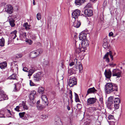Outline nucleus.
<instances>
[{
  "mask_svg": "<svg viewBox=\"0 0 125 125\" xmlns=\"http://www.w3.org/2000/svg\"><path fill=\"white\" fill-rule=\"evenodd\" d=\"M117 87L115 84L109 83L105 85V91L106 93L109 94L115 91H117Z\"/></svg>",
  "mask_w": 125,
  "mask_h": 125,
  "instance_id": "obj_1",
  "label": "nucleus"
},
{
  "mask_svg": "<svg viewBox=\"0 0 125 125\" xmlns=\"http://www.w3.org/2000/svg\"><path fill=\"white\" fill-rule=\"evenodd\" d=\"M44 74L42 71L39 72L33 75V79L35 82L40 81L44 77Z\"/></svg>",
  "mask_w": 125,
  "mask_h": 125,
  "instance_id": "obj_2",
  "label": "nucleus"
},
{
  "mask_svg": "<svg viewBox=\"0 0 125 125\" xmlns=\"http://www.w3.org/2000/svg\"><path fill=\"white\" fill-rule=\"evenodd\" d=\"M28 109V107L26 105L25 102L22 101L19 105L16 106L14 108V110L16 111L19 112L22 111L25 109L27 110Z\"/></svg>",
  "mask_w": 125,
  "mask_h": 125,
  "instance_id": "obj_3",
  "label": "nucleus"
},
{
  "mask_svg": "<svg viewBox=\"0 0 125 125\" xmlns=\"http://www.w3.org/2000/svg\"><path fill=\"white\" fill-rule=\"evenodd\" d=\"M42 52V50L41 49H38L36 50L31 52L30 53V56L32 58L36 57L40 54H41Z\"/></svg>",
  "mask_w": 125,
  "mask_h": 125,
  "instance_id": "obj_4",
  "label": "nucleus"
},
{
  "mask_svg": "<svg viewBox=\"0 0 125 125\" xmlns=\"http://www.w3.org/2000/svg\"><path fill=\"white\" fill-rule=\"evenodd\" d=\"M116 54L115 52H112L110 51L109 52H107L105 55L103 57V59H105V61L107 62H109V59L108 57L109 55H110V57L112 60H113V56H115Z\"/></svg>",
  "mask_w": 125,
  "mask_h": 125,
  "instance_id": "obj_5",
  "label": "nucleus"
},
{
  "mask_svg": "<svg viewBox=\"0 0 125 125\" xmlns=\"http://www.w3.org/2000/svg\"><path fill=\"white\" fill-rule=\"evenodd\" d=\"M121 71L117 69H115L112 71V75L113 76H116L117 78L120 77L121 75Z\"/></svg>",
  "mask_w": 125,
  "mask_h": 125,
  "instance_id": "obj_6",
  "label": "nucleus"
},
{
  "mask_svg": "<svg viewBox=\"0 0 125 125\" xmlns=\"http://www.w3.org/2000/svg\"><path fill=\"white\" fill-rule=\"evenodd\" d=\"M80 11L78 9H76L72 13L73 19L74 20L77 19L80 14Z\"/></svg>",
  "mask_w": 125,
  "mask_h": 125,
  "instance_id": "obj_7",
  "label": "nucleus"
},
{
  "mask_svg": "<svg viewBox=\"0 0 125 125\" xmlns=\"http://www.w3.org/2000/svg\"><path fill=\"white\" fill-rule=\"evenodd\" d=\"M76 83L77 82L75 77H71L69 79V84L70 87H72L76 85Z\"/></svg>",
  "mask_w": 125,
  "mask_h": 125,
  "instance_id": "obj_8",
  "label": "nucleus"
},
{
  "mask_svg": "<svg viewBox=\"0 0 125 125\" xmlns=\"http://www.w3.org/2000/svg\"><path fill=\"white\" fill-rule=\"evenodd\" d=\"M8 99L7 95L4 92L0 90V101Z\"/></svg>",
  "mask_w": 125,
  "mask_h": 125,
  "instance_id": "obj_9",
  "label": "nucleus"
},
{
  "mask_svg": "<svg viewBox=\"0 0 125 125\" xmlns=\"http://www.w3.org/2000/svg\"><path fill=\"white\" fill-rule=\"evenodd\" d=\"M17 32V31L16 30L11 32L10 33V37L9 39V41H10L12 39L14 40L17 37L16 33Z\"/></svg>",
  "mask_w": 125,
  "mask_h": 125,
  "instance_id": "obj_10",
  "label": "nucleus"
},
{
  "mask_svg": "<svg viewBox=\"0 0 125 125\" xmlns=\"http://www.w3.org/2000/svg\"><path fill=\"white\" fill-rule=\"evenodd\" d=\"M120 102V100L119 98H115L114 101V106L115 109H117L119 108V104Z\"/></svg>",
  "mask_w": 125,
  "mask_h": 125,
  "instance_id": "obj_11",
  "label": "nucleus"
},
{
  "mask_svg": "<svg viewBox=\"0 0 125 125\" xmlns=\"http://www.w3.org/2000/svg\"><path fill=\"white\" fill-rule=\"evenodd\" d=\"M89 44V41L87 40H85L82 41L81 43L82 47L84 50L86 47L88 46Z\"/></svg>",
  "mask_w": 125,
  "mask_h": 125,
  "instance_id": "obj_12",
  "label": "nucleus"
},
{
  "mask_svg": "<svg viewBox=\"0 0 125 125\" xmlns=\"http://www.w3.org/2000/svg\"><path fill=\"white\" fill-rule=\"evenodd\" d=\"M5 11L9 14H11L13 12V8L10 5H8L5 9Z\"/></svg>",
  "mask_w": 125,
  "mask_h": 125,
  "instance_id": "obj_13",
  "label": "nucleus"
},
{
  "mask_svg": "<svg viewBox=\"0 0 125 125\" xmlns=\"http://www.w3.org/2000/svg\"><path fill=\"white\" fill-rule=\"evenodd\" d=\"M105 77L107 78H110L111 76L112 73L110 69L105 70L104 72Z\"/></svg>",
  "mask_w": 125,
  "mask_h": 125,
  "instance_id": "obj_14",
  "label": "nucleus"
},
{
  "mask_svg": "<svg viewBox=\"0 0 125 125\" xmlns=\"http://www.w3.org/2000/svg\"><path fill=\"white\" fill-rule=\"evenodd\" d=\"M96 99L94 98H90L87 99V105L93 104L96 102Z\"/></svg>",
  "mask_w": 125,
  "mask_h": 125,
  "instance_id": "obj_15",
  "label": "nucleus"
},
{
  "mask_svg": "<svg viewBox=\"0 0 125 125\" xmlns=\"http://www.w3.org/2000/svg\"><path fill=\"white\" fill-rule=\"evenodd\" d=\"M37 70V69L35 66L31 67L28 71V76H31L32 74Z\"/></svg>",
  "mask_w": 125,
  "mask_h": 125,
  "instance_id": "obj_16",
  "label": "nucleus"
},
{
  "mask_svg": "<svg viewBox=\"0 0 125 125\" xmlns=\"http://www.w3.org/2000/svg\"><path fill=\"white\" fill-rule=\"evenodd\" d=\"M86 34L83 32H82L79 35V38L80 40L82 41H83L86 39Z\"/></svg>",
  "mask_w": 125,
  "mask_h": 125,
  "instance_id": "obj_17",
  "label": "nucleus"
},
{
  "mask_svg": "<svg viewBox=\"0 0 125 125\" xmlns=\"http://www.w3.org/2000/svg\"><path fill=\"white\" fill-rule=\"evenodd\" d=\"M41 99L43 103H44L45 105H48V103L47 98L46 95H42L41 97Z\"/></svg>",
  "mask_w": 125,
  "mask_h": 125,
  "instance_id": "obj_18",
  "label": "nucleus"
},
{
  "mask_svg": "<svg viewBox=\"0 0 125 125\" xmlns=\"http://www.w3.org/2000/svg\"><path fill=\"white\" fill-rule=\"evenodd\" d=\"M3 111L5 113H8V115H9V117H10L13 118L14 117V115H12L11 112L12 111L9 110V109H5L3 110Z\"/></svg>",
  "mask_w": 125,
  "mask_h": 125,
  "instance_id": "obj_19",
  "label": "nucleus"
},
{
  "mask_svg": "<svg viewBox=\"0 0 125 125\" xmlns=\"http://www.w3.org/2000/svg\"><path fill=\"white\" fill-rule=\"evenodd\" d=\"M97 91V90L95 89V88L93 87L92 88H89L87 91V94L86 95H88L89 94L94 93Z\"/></svg>",
  "mask_w": 125,
  "mask_h": 125,
  "instance_id": "obj_20",
  "label": "nucleus"
},
{
  "mask_svg": "<svg viewBox=\"0 0 125 125\" xmlns=\"http://www.w3.org/2000/svg\"><path fill=\"white\" fill-rule=\"evenodd\" d=\"M84 13L85 15L88 16H90L93 15L92 10L90 9L86 10L84 11Z\"/></svg>",
  "mask_w": 125,
  "mask_h": 125,
  "instance_id": "obj_21",
  "label": "nucleus"
},
{
  "mask_svg": "<svg viewBox=\"0 0 125 125\" xmlns=\"http://www.w3.org/2000/svg\"><path fill=\"white\" fill-rule=\"evenodd\" d=\"M36 94V92L35 91H31L29 97L31 101H33L34 99V96Z\"/></svg>",
  "mask_w": 125,
  "mask_h": 125,
  "instance_id": "obj_22",
  "label": "nucleus"
},
{
  "mask_svg": "<svg viewBox=\"0 0 125 125\" xmlns=\"http://www.w3.org/2000/svg\"><path fill=\"white\" fill-rule=\"evenodd\" d=\"M26 33L25 32H22L20 35V38L21 40H25L26 39Z\"/></svg>",
  "mask_w": 125,
  "mask_h": 125,
  "instance_id": "obj_23",
  "label": "nucleus"
},
{
  "mask_svg": "<svg viewBox=\"0 0 125 125\" xmlns=\"http://www.w3.org/2000/svg\"><path fill=\"white\" fill-rule=\"evenodd\" d=\"M103 46V47L105 49H108L110 47V45L108 44V42L106 41V39H104Z\"/></svg>",
  "mask_w": 125,
  "mask_h": 125,
  "instance_id": "obj_24",
  "label": "nucleus"
},
{
  "mask_svg": "<svg viewBox=\"0 0 125 125\" xmlns=\"http://www.w3.org/2000/svg\"><path fill=\"white\" fill-rule=\"evenodd\" d=\"M86 1V0H75V3L76 5L80 6Z\"/></svg>",
  "mask_w": 125,
  "mask_h": 125,
  "instance_id": "obj_25",
  "label": "nucleus"
},
{
  "mask_svg": "<svg viewBox=\"0 0 125 125\" xmlns=\"http://www.w3.org/2000/svg\"><path fill=\"white\" fill-rule=\"evenodd\" d=\"M76 19L75 21L73 23V25L74 27L77 28H79L81 25V23L80 22Z\"/></svg>",
  "mask_w": 125,
  "mask_h": 125,
  "instance_id": "obj_26",
  "label": "nucleus"
},
{
  "mask_svg": "<svg viewBox=\"0 0 125 125\" xmlns=\"http://www.w3.org/2000/svg\"><path fill=\"white\" fill-rule=\"evenodd\" d=\"M85 51L83 49L82 47H79L78 48H77L76 49H75V52L79 54L81 52H84Z\"/></svg>",
  "mask_w": 125,
  "mask_h": 125,
  "instance_id": "obj_27",
  "label": "nucleus"
},
{
  "mask_svg": "<svg viewBox=\"0 0 125 125\" xmlns=\"http://www.w3.org/2000/svg\"><path fill=\"white\" fill-rule=\"evenodd\" d=\"M14 85L15 86L14 91H18L19 90L20 88L21 85L19 83L15 84Z\"/></svg>",
  "mask_w": 125,
  "mask_h": 125,
  "instance_id": "obj_28",
  "label": "nucleus"
},
{
  "mask_svg": "<svg viewBox=\"0 0 125 125\" xmlns=\"http://www.w3.org/2000/svg\"><path fill=\"white\" fill-rule=\"evenodd\" d=\"M7 66V64L6 62H4L0 63V68L1 69H4Z\"/></svg>",
  "mask_w": 125,
  "mask_h": 125,
  "instance_id": "obj_29",
  "label": "nucleus"
},
{
  "mask_svg": "<svg viewBox=\"0 0 125 125\" xmlns=\"http://www.w3.org/2000/svg\"><path fill=\"white\" fill-rule=\"evenodd\" d=\"M44 88L42 87H40L38 89V92L40 94H42L44 93Z\"/></svg>",
  "mask_w": 125,
  "mask_h": 125,
  "instance_id": "obj_30",
  "label": "nucleus"
},
{
  "mask_svg": "<svg viewBox=\"0 0 125 125\" xmlns=\"http://www.w3.org/2000/svg\"><path fill=\"white\" fill-rule=\"evenodd\" d=\"M39 117L40 118L44 120L48 118V115L44 114H41L40 115Z\"/></svg>",
  "mask_w": 125,
  "mask_h": 125,
  "instance_id": "obj_31",
  "label": "nucleus"
},
{
  "mask_svg": "<svg viewBox=\"0 0 125 125\" xmlns=\"http://www.w3.org/2000/svg\"><path fill=\"white\" fill-rule=\"evenodd\" d=\"M23 26L26 30H28L30 29V25L27 22L24 23L23 24Z\"/></svg>",
  "mask_w": 125,
  "mask_h": 125,
  "instance_id": "obj_32",
  "label": "nucleus"
},
{
  "mask_svg": "<svg viewBox=\"0 0 125 125\" xmlns=\"http://www.w3.org/2000/svg\"><path fill=\"white\" fill-rule=\"evenodd\" d=\"M9 21L10 23V25L12 27H14L15 25L14 23V21L12 19H9Z\"/></svg>",
  "mask_w": 125,
  "mask_h": 125,
  "instance_id": "obj_33",
  "label": "nucleus"
},
{
  "mask_svg": "<svg viewBox=\"0 0 125 125\" xmlns=\"http://www.w3.org/2000/svg\"><path fill=\"white\" fill-rule=\"evenodd\" d=\"M25 114V112H20L19 113V115L20 118L23 119H24L25 117L24 115Z\"/></svg>",
  "mask_w": 125,
  "mask_h": 125,
  "instance_id": "obj_34",
  "label": "nucleus"
},
{
  "mask_svg": "<svg viewBox=\"0 0 125 125\" xmlns=\"http://www.w3.org/2000/svg\"><path fill=\"white\" fill-rule=\"evenodd\" d=\"M4 40L2 38L0 39V46H3L4 44Z\"/></svg>",
  "mask_w": 125,
  "mask_h": 125,
  "instance_id": "obj_35",
  "label": "nucleus"
},
{
  "mask_svg": "<svg viewBox=\"0 0 125 125\" xmlns=\"http://www.w3.org/2000/svg\"><path fill=\"white\" fill-rule=\"evenodd\" d=\"M68 74L70 75L74 73H75L74 70L73 68L69 69L68 71Z\"/></svg>",
  "mask_w": 125,
  "mask_h": 125,
  "instance_id": "obj_36",
  "label": "nucleus"
},
{
  "mask_svg": "<svg viewBox=\"0 0 125 125\" xmlns=\"http://www.w3.org/2000/svg\"><path fill=\"white\" fill-rule=\"evenodd\" d=\"M75 100L76 102H79L80 100L79 98L78 95L76 93H74Z\"/></svg>",
  "mask_w": 125,
  "mask_h": 125,
  "instance_id": "obj_37",
  "label": "nucleus"
},
{
  "mask_svg": "<svg viewBox=\"0 0 125 125\" xmlns=\"http://www.w3.org/2000/svg\"><path fill=\"white\" fill-rule=\"evenodd\" d=\"M16 75L14 74L10 76L9 77V79L14 80L16 79Z\"/></svg>",
  "mask_w": 125,
  "mask_h": 125,
  "instance_id": "obj_38",
  "label": "nucleus"
},
{
  "mask_svg": "<svg viewBox=\"0 0 125 125\" xmlns=\"http://www.w3.org/2000/svg\"><path fill=\"white\" fill-rule=\"evenodd\" d=\"M108 120H111L115 121V118H114V116L113 115H109L108 117Z\"/></svg>",
  "mask_w": 125,
  "mask_h": 125,
  "instance_id": "obj_39",
  "label": "nucleus"
},
{
  "mask_svg": "<svg viewBox=\"0 0 125 125\" xmlns=\"http://www.w3.org/2000/svg\"><path fill=\"white\" fill-rule=\"evenodd\" d=\"M22 54L21 53H19L15 55V57L17 58H19L22 57Z\"/></svg>",
  "mask_w": 125,
  "mask_h": 125,
  "instance_id": "obj_40",
  "label": "nucleus"
},
{
  "mask_svg": "<svg viewBox=\"0 0 125 125\" xmlns=\"http://www.w3.org/2000/svg\"><path fill=\"white\" fill-rule=\"evenodd\" d=\"M36 17L38 20H40L41 18V14L40 13H38L37 14Z\"/></svg>",
  "mask_w": 125,
  "mask_h": 125,
  "instance_id": "obj_41",
  "label": "nucleus"
},
{
  "mask_svg": "<svg viewBox=\"0 0 125 125\" xmlns=\"http://www.w3.org/2000/svg\"><path fill=\"white\" fill-rule=\"evenodd\" d=\"M25 42L28 43L29 45H31L32 43V41L29 39L25 40Z\"/></svg>",
  "mask_w": 125,
  "mask_h": 125,
  "instance_id": "obj_42",
  "label": "nucleus"
},
{
  "mask_svg": "<svg viewBox=\"0 0 125 125\" xmlns=\"http://www.w3.org/2000/svg\"><path fill=\"white\" fill-rule=\"evenodd\" d=\"M37 108L39 110H41L43 108V107L40 104H37Z\"/></svg>",
  "mask_w": 125,
  "mask_h": 125,
  "instance_id": "obj_43",
  "label": "nucleus"
},
{
  "mask_svg": "<svg viewBox=\"0 0 125 125\" xmlns=\"http://www.w3.org/2000/svg\"><path fill=\"white\" fill-rule=\"evenodd\" d=\"M5 109H9L11 111H12L13 107L11 106H6Z\"/></svg>",
  "mask_w": 125,
  "mask_h": 125,
  "instance_id": "obj_44",
  "label": "nucleus"
},
{
  "mask_svg": "<svg viewBox=\"0 0 125 125\" xmlns=\"http://www.w3.org/2000/svg\"><path fill=\"white\" fill-rule=\"evenodd\" d=\"M69 97L70 98V99L71 100V101H72V91L71 90H70L69 92Z\"/></svg>",
  "mask_w": 125,
  "mask_h": 125,
  "instance_id": "obj_45",
  "label": "nucleus"
},
{
  "mask_svg": "<svg viewBox=\"0 0 125 125\" xmlns=\"http://www.w3.org/2000/svg\"><path fill=\"white\" fill-rule=\"evenodd\" d=\"M115 121H111L109 122V124L110 125H115Z\"/></svg>",
  "mask_w": 125,
  "mask_h": 125,
  "instance_id": "obj_46",
  "label": "nucleus"
},
{
  "mask_svg": "<svg viewBox=\"0 0 125 125\" xmlns=\"http://www.w3.org/2000/svg\"><path fill=\"white\" fill-rule=\"evenodd\" d=\"M30 84L31 86H34L35 85V84L31 80H30Z\"/></svg>",
  "mask_w": 125,
  "mask_h": 125,
  "instance_id": "obj_47",
  "label": "nucleus"
},
{
  "mask_svg": "<svg viewBox=\"0 0 125 125\" xmlns=\"http://www.w3.org/2000/svg\"><path fill=\"white\" fill-rule=\"evenodd\" d=\"M92 6L91 4L90 3H88L85 6L86 8H91Z\"/></svg>",
  "mask_w": 125,
  "mask_h": 125,
  "instance_id": "obj_48",
  "label": "nucleus"
},
{
  "mask_svg": "<svg viewBox=\"0 0 125 125\" xmlns=\"http://www.w3.org/2000/svg\"><path fill=\"white\" fill-rule=\"evenodd\" d=\"M44 64L45 66L48 65L49 64V62L48 61H45L44 62Z\"/></svg>",
  "mask_w": 125,
  "mask_h": 125,
  "instance_id": "obj_49",
  "label": "nucleus"
},
{
  "mask_svg": "<svg viewBox=\"0 0 125 125\" xmlns=\"http://www.w3.org/2000/svg\"><path fill=\"white\" fill-rule=\"evenodd\" d=\"M12 68H11L13 70H17L18 69V65H15L13 67L14 68H13V67H12Z\"/></svg>",
  "mask_w": 125,
  "mask_h": 125,
  "instance_id": "obj_50",
  "label": "nucleus"
},
{
  "mask_svg": "<svg viewBox=\"0 0 125 125\" xmlns=\"http://www.w3.org/2000/svg\"><path fill=\"white\" fill-rule=\"evenodd\" d=\"M109 65L111 67H113L116 65V64H114L113 63H110L109 64Z\"/></svg>",
  "mask_w": 125,
  "mask_h": 125,
  "instance_id": "obj_51",
  "label": "nucleus"
},
{
  "mask_svg": "<svg viewBox=\"0 0 125 125\" xmlns=\"http://www.w3.org/2000/svg\"><path fill=\"white\" fill-rule=\"evenodd\" d=\"M23 71L26 72H28V68L26 67H24L23 68Z\"/></svg>",
  "mask_w": 125,
  "mask_h": 125,
  "instance_id": "obj_52",
  "label": "nucleus"
},
{
  "mask_svg": "<svg viewBox=\"0 0 125 125\" xmlns=\"http://www.w3.org/2000/svg\"><path fill=\"white\" fill-rule=\"evenodd\" d=\"M83 69V67H82V65H80L79 68V72H80L81 73V70Z\"/></svg>",
  "mask_w": 125,
  "mask_h": 125,
  "instance_id": "obj_53",
  "label": "nucleus"
},
{
  "mask_svg": "<svg viewBox=\"0 0 125 125\" xmlns=\"http://www.w3.org/2000/svg\"><path fill=\"white\" fill-rule=\"evenodd\" d=\"M113 35V33L112 32H111L109 33V36L110 37L112 36Z\"/></svg>",
  "mask_w": 125,
  "mask_h": 125,
  "instance_id": "obj_54",
  "label": "nucleus"
},
{
  "mask_svg": "<svg viewBox=\"0 0 125 125\" xmlns=\"http://www.w3.org/2000/svg\"><path fill=\"white\" fill-rule=\"evenodd\" d=\"M5 116L3 114H2L0 113V118H5Z\"/></svg>",
  "mask_w": 125,
  "mask_h": 125,
  "instance_id": "obj_55",
  "label": "nucleus"
},
{
  "mask_svg": "<svg viewBox=\"0 0 125 125\" xmlns=\"http://www.w3.org/2000/svg\"><path fill=\"white\" fill-rule=\"evenodd\" d=\"M74 64V62H70L69 63V65L70 66H72Z\"/></svg>",
  "mask_w": 125,
  "mask_h": 125,
  "instance_id": "obj_56",
  "label": "nucleus"
},
{
  "mask_svg": "<svg viewBox=\"0 0 125 125\" xmlns=\"http://www.w3.org/2000/svg\"><path fill=\"white\" fill-rule=\"evenodd\" d=\"M113 98V97H109V102H112V103H113L112 101H111L110 100H111Z\"/></svg>",
  "mask_w": 125,
  "mask_h": 125,
  "instance_id": "obj_57",
  "label": "nucleus"
},
{
  "mask_svg": "<svg viewBox=\"0 0 125 125\" xmlns=\"http://www.w3.org/2000/svg\"><path fill=\"white\" fill-rule=\"evenodd\" d=\"M6 4V3L5 2H2L0 4L1 6H4Z\"/></svg>",
  "mask_w": 125,
  "mask_h": 125,
  "instance_id": "obj_58",
  "label": "nucleus"
},
{
  "mask_svg": "<svg viewBox=\"0 0 125 125\" xmlns=\"http://www.w3.org/2000/svg\"><path fill=\"white\" fill-rule=\"evenodd\" d=\"M67 108L68 110H70V107L68 106H67Z\"/></svg>",
  "mask_w": 125,
  "mask_h": 125,
  "instance_id": "obj_59",
  "label": "nucleus"
},
{
  "mask_svg": "<svg viewBox=\"0 0 125 125\" xmlns=\"http://www.w3.org/2000/svg\"><path fill=\"white\" fill-rule=\"evenodd\" d=\"M91 1L93 2H95L97 1V0H90Z\"/></svg>",
  "mask_w": 125,
  "mask_h": 125,
  "instance_id": "obj_60",
  "label": "nucleus"
},
{
  "mask_svg": "<svg viewBox=\"0 0 125 125\" xmlns=\"http://www.w3.org/2000/svg\"><path fill=\"white\" fill-rule=\"evenodd\" d=\"M35 0H33V5H35Z\"/></svg>",
  "mask_w": 125,
  "mask_h": 125,
  "instance_id": "obj_61",
  "label": "nucleus"
},
{
  "mask_svg": "<svg viewBox=\"0 0 125 125\" xmlns=\"http://www.w3.org/2000/svg\"><path fill=\"white\" fill-rule=\"evenodd\" d=\"M74 61L77 64V59H75Z\"/></svg>",
  "mask_w": 125,
  "mask_h": 125,
  "instance_id": "obj_62",
  "label": "nucleus"
},
{
  "mask_svg": "<svg viewBox=\"0 0 125 125\" xmlns=\"http://www.w3.org/2000/svg\"><path fill=\"white\" fill-rule=\"evenodd\" d=\"M89 125H95L94 124H93V123H90Z\"/></svg>",
  "mask_w": 125,
  "mask_h": 125,
  "instance_id": "obj_63",
  "label": "nucleus"
},
{
  "mask_svg": "<svg viewBox=\"0 0 125 125\" xmlns=\"http://www.w3.org/2000/svg\"><path fill=\"white\" fill-rule=\"evenodd\" d=\"M40 101H38L37 102V103L38 104H39V103H40Z\"/></svg>",
  "mask_w": 125,
  "mask_h": 125,
  "instance_id": "obj_64",
  "label": "nucleus"
}]
</instances>
